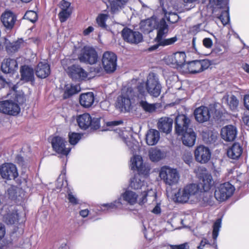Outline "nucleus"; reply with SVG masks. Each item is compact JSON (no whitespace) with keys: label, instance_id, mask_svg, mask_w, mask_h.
<instances>
[{"label":"nucleus","instance_id":"57","mask_svg":"<svg viewBox=\"0 0 249 249\" xmlns=\"http://www.w3.org/2000/svg\"><path fill=\"white\" fill-rule=\"evenodd\" d=\"M5 234V229L4 226L0 223V240L1 239Z\"/></svg>","mask_w":249,"mask_h":249},{"label":"nucleus","instance_id":"38","mask_svg":"<svg viewBox=\"0 0 249 249\" xmlns=\"http://www.w3.org/2000/svg\"><path fill=\"white\" fill-rule=\"evenodd\" d=\"M25 43L22 38L18 39L16 41L10 43L7 45L6 49L8 52L15 53L19 49L24 46Z\"/></svg>","mask_w":249,"mask_h":249},{"label":"nucleus","instance_id":"14","mask_svg":"<svg viewBox=\"0 0 249 249\" xmlns=\"http://www.w3.org/2000/svg\"><path fill=\"white\" fill-rule=\"evenodd\" d=\"M198 178L199 184L198 185L201 191L203 190L204 192L209 191L214 184L211 174L204 170L200 174Z\"/></svg>","mask_w":249,"mask_h":249},{"label":"nucleus","instance_id":"13","mask_svg":"<svg viewBox=\"0 0 249 249\" xmlns=\"http://www.w3.org/2000/svg\"><path fill=\"white\" fill-rule=\"evenodd\" d=\"M124 40L130 44H137L143 40L142 34L138 31L125 28L122 31Z\"/></svg>","mask_w":249,"mask_h":249},{"label":"nucleus","instance_id":"49","mask_svg":"<svg viewBox=\"0 0 249 249\" xmlns=\"http://www.w3.org/2000/svg\"><path fill=\"white\" fill-rule=\"evenodd\" d=\"M72 12L69 11H60L58 14L59 20L61 22H65L70 17Z\"/></svg>","mask_w":249,"mask_h":249},{"label":"nucleus","instance_id":"21","mask_svg":"<svg viewBox=\"0 0 249 249\" xmlns=\"http://www.w3.org/2000/svg\"><path fill=\"white\" fill-rule=\"evenodd\" d=\"M121 138L133 154H136L139 151L140 146L139 143L133 138L130 134L126 132L123 133Z\"/></svg>","mask_w":249,"mask_h":249},{"label":"nucleus","instance_id":"11","mask_svg":"<svg viewBox=\"0 0 249 249\" xmlns=\"http://www.w3.org/2000/svg\"><path fill=\"white\" fill-rule=\"evenodd\" d=\"M78 59L81 62L92 65L97 61L98 54L94 48L85 46L79 54Z\"/></svg>","mask_w":249,"mask_h":249},{"label":"nucleus","instance_id":"34","mask_svg":"<svg viewBox=\"0 0 249 249\" xmlns=\"http://www.w3.org/2000/svg\"><path fill=\"white\" fill-rule=\"evenodd\" d=\"M141 174L135 175L131 179L130 186L131 188L134 190L141 189L145 187V183L143 178L142 177Z\"/></svg>","mask_w":249,"mask_h":249},{"label":"nucleus","instance_id":"28","mask_svg":"<svg viewBox=\"0 0 249 249\" xmlns=\"http://www.w3.org/2000/svg\"><path fill=\"white\" fill-rule=\"evenodd\" d=\"M35 71L38 77L45 78L50 73V65L46 62H40L35 69Z\"/></svg>","mask_w":249,"mask_h":249},{"label":"nucleus","instance_id":"63","mask_svg":"<svg viewBox=\"0 0 249 249\" xmlns=\"http://www.w3.org/2000/svg\"><path fill=\"white\" fill-rule=\"evenodd\" d=\"M244 123L249 126V116H245L243 118Z\"/></svg>","mask_w":249,"mask_h":249},{"label":"nucleus","instance_id":"2","mask_svg":"<svg viewBox=\"0 0 249 249\" xmlns=\"http://www.w3.org/2000/svg\"><path fill=\"white\" fill-rule=\"evenodd\" d=\"M208 194L201 191L198 185L196 184H191L186 186L183 189H180L176 194V197L178 202L186 203H196L202 199L204 202H209Z\"/></svg>","mask_w":249,"mask_h":249},{"label":"nucleus","instance_id":"58","mask_svg":"<svg viewBox=\"0 0 249 249\" xmlns=\"http://www.w3.org/2000/svg\"><path fill=\"white\" fill-rule=\"evenodd\" d=\"M94 30V28L92 26H89L88 28L86 29L83 31V34L85 36L89 35L90 33L93 32Z\"/></svg>","mask_w":249,"mask_h":249},{"label":"nucleus","instance_id":"46","mask_svg":"<svg viewBox=\"0 0 249 249\" xmlns=\"http://www.w3.org/2000/svg\"><path fill=\"white\" fill-rule=\"evenodd\" d=\"M137 90L139 94L137 95H136V99H137L138 101H140L142 99L145 98V91L143 84L141 83L138 86Z\"/></svg>","mask_w":249,"mask_h":249},{"label":"nucleus","instance_id":"6","mask_svg":"<svg viewBox=\"0 0 249 249\" xmlns=\"http://www.w3.org/2000/svg\"><path fill=\"white\" fill-rule=\"evenodd\" d=\"M221 226V219L216 220L213 225V242L211 244L207 239L203 238L199 245L197 247V249H218L216 239Z\"/></svg>","mask_w":249,"mask_h":249},{"label":"nucleus","instance_id":"8","mask_svg":"<svg viewBox=\"0 0 249 249\" xmlns=\"http://www.w3.org/2000/svg\"><path fill=\"white\" fill-rule=\"evenodd\" d=\"M117 55L113 52L107 51L103 55L102 62L105 71L108 73L113 72L117 68Z\"/></svg>","mask_w":249,"mask_h":249},{"label":"nucleus","instance_id":"9","mask_svg":"<svg viewBox=\"0 0 249 249\" xmlns=\"http://www.w3.org/2000/svg\"><path fill=\"white\" fill-rule=\"evenodd\" d=\"M145 85L147 91L150 95L157 97L160 94L161 86L154 73L148 75Z\"/></svg>","mask_w":249,"mask_h":249},{"label":"nucleus","instance_id":"23","mask_svg":"<svg viewBox=\"0 0 249 249\" xmlns=\"http://www.w3.org/2000/svg\"><path fill=\"white\" fill-rule=\"evenodd\" d=\"M131 169L137 170L139 174H143L147 172L146 167L143 164L142 157L139 155H134L131 159Z\"/></svg>","mask_w":249,"mask_h":249},{"label":"nucleus","instance_id":"12","mask_svg":"<svg viewBox=\"0 0 249 249\" xmlns=\"http://www.w3.org/2000/svg\"><path fill=\"white\" fill-rule=\"evenodd\" d=\"M20 111L18 105L11 100L0 101V112L9 115L15 116Z\"/></svg>","mask_w":249,"mask_h":249},{"label":"nucleus","instance_id":"35","mask_svg":"<svg viewBox=\"0 0 249 249\" xmlns=\"http://www.w3.org/2000/svg\"><path fill=\"white\" fill-rule=\"evenodd\" d=\"M20 72L21 79L25 81H32L34 79V70L27 66H23L20 68Z\"/></svg>","mask_w":249,"mask_h":249},{"label":"nucleus","instance_id":"27","mask_svg":"<svg viewBox=\"0 0 249 249\" xmlns=\"http://www.w3.org/2000/svg\"><path fill=\"white\" fill-rule=\"evenodd\" d=\"M178 135L182 136V141L185 145L191 147L194 145L196 140V135L192 128L187 129V131Z\"/></svg>","mask_w":249,"mask_h":249},{"label":"nucleus","instance_id":"50","mask_svg":"<svg viewBox=\"0 0 249 249\" xmlns=\"http://www.w3.org/2000/svg\"><path fill=\"white\" fill-rule=\"evenodd\" d=\"M17 187L15 186H11L7 189V194L9 197L12 199H15L17 196Z\"/></svg>","mask_w":249,"mask_h":249},{"label":"nucleus","instance_id":"53","mask_svg":"<svg viewBox=\"0 0 249 249\" xmlns=\"http://www.w3.org/2000/svg\"><path fill=\"white\" fill-rule=\"evenodd\" d=\"M100 119L99 118H91V124L90 126L93 129H97L99 128Z\"/></svg>","mask_w":249,"mask_h":249},{"label":"nucleus","instance_id":"64","mask_svg":"<svg viewBox=\"0 0 249 249\" xmlns=\"http://www.w3.org/2000/svg\"><path fill=\"white\" fill-rule=\"evenodd\" d=\"M243 69L245 71L249 73V65L247 64H245L243 66Z\"/></svg>","mask_w":249,"mask_h":249},{"label":"nucleus","instance_id":"16","mask_svg":"<svg viewBox=\"0 0 249 249\" xmlns=\"http://www.w3.org/2000/svg\"><path fill=\"white\" fill-rule=\"evenodd\" d=\"M66 141L62 137L55 136L52 140V145L53 150L58 154L67 155L70 152L71 149L66 148Z\"/></svg>","mask_w":249,"mask_h":249},{"label":"nucleus","instance_id":"41","mask_svg":"<svg viewBox=\"0 0 249 249\" xmlns=\"http://www.w3.org/2000/svg\"><path fill=\"white\" fill-rule=\"evenodd\" d=\"M18 214L16 212L7 213L4 216L5 222L7 224H13L18 220Z\"/></svg>","mask_w":249,"mask_h":249},{"label":"nucleus","instance_id":"45","mask_svg":"<svg viewBox=\"0 0 249 249\" xmlns=\"http://www.w3.org/2000/svg\"><path fill=\"white\" fill-rule=\"evenodd\" d=\"M24 18L34 23L36 21L37 19V14L33 11H28L26 12L24 15Z\"/></svg>","mask_w":249,"mask_h":249},{"label":"nucleus","instance_id":"47","mask_svg":"<svg viewBox=\"0 0 249 249\" xmlns=\"http://www.w3.org/2000/svg\"><path fill=\"white\" fill-rule=\"evenodd\" d=\"M71 3L65 0H62L60 3V8L61 11H69L72 12V8L71 6Z\"/></svg>","mask_w":249,"mask_h":249},{"label":"nucleus","instance_id":"37","mask_svg":"<svg viewBox=\"0 0 249 249\" xmlns=\"http://www.w3.org/2000/svg\"><path fill=\"white\" fill-rule=\"evenodd\" d=\"M148 153L150 160L153 162L158 161L163 159L165 156L163 152L156 148H151Z\"/></svg>","mask_w":249,"mask_h":249},{"label":"nucleus","instance_id":"43","mask_svg":"<svg viewBox=\"0 0 249 249\" xmlns=\"http://www.w3.org/2000/svg\"><path fill=\"white\" fill-rule=\"evenodd\" d=\"M108 15L107 14H102L99 15L96 18V21L98 25L103 28H106V21Z\"/></svg>","mask_w":249,"mask_h":249},{"label":"nucleus","instance_id":"32","mask_svg":"<svg viewBox=\"0 0 249 249\" xmlns=\"http://www.w3.org/2000/svg\"><path fill=\"white\" fill-rule=\"evenodd\" d=\"M77 122L81 129H86L91 125V117L89 113H84L78 116Z\"/></svg>","mask_w":249,"mask_h":249},{"label":"nucleus","instance_id":"20","mask_svg":"<svg viewBox=\"0 0 249 249\" xmlns=\"http://www.w3.org/2000/svg\"><path fill=\"white\" fill-rule=\"evenodd\" d=\"M0 20L3 26L9 30L12 29L17 20V17L12 12L5 11L0 16Z\"/></svg>","mask_w":249,"mask_h":249},{"label":"nucleus","instance_id":"40","mask_svg":"<svg viewBox=\"0 0 249 249\" xmlns=\"http://www.w3.org/2000/svg\"><path fill=\"white\" fill-rule=\"evenodd\" d=\"M80 91V87L79 85H67L66 86V89L64 92V97L65 98L70 97L74 94H76Z\"/></svg>","mask_w":249,"mask_h":249},{"label":"nucleus","instance_id":"22","mask_svg":"<svg viewBox=\"0 0 249 249\" xmlns=\"http://www.w3.org/2000/svg\"><path fill=\"white\" fill-rule=\"evenodd\" d=\"M186 54L184 52H177L166 58L168 64L180 66L183 68V65H185Z\"/></svg>","mask_w":249,"mask_h":249},{"label":"nucleus","instance_id":"54","mask_svg":"<svg viewBox=\"0 0 249 249\" xmlns=\"http://www.w3.org/2000/svg\"><path fill=\"white\" fill-rule=\"evenodd\" d=\"M203 44L207 48H210L213 45V41L210 38H205L203 40Z\"/></svg>","mask_w":249,"mask_h":249},{"label":"nucleus","instance_id":"44","mask_svg":"<svg viewBox=\"0 0 249 249\" xmlns=\"http://www.w3.org/2000/svg\"><path fill=\"white\" fill-rule=\"evenodd\" d=\"M69 142L72 145L76 144L81 139V135L77 133H71L69 134Z\"/></svg>","mask_w":249,"mask_h":249},{"label":"nucleus","instance_id":"60","mask_svg":"<svg viewBox=\"0 0 249 249\" xmlns=\"http://www.w3.org/2000/svg\"><path fill=\"white\" fill-rule=\"evenodd\" d=\"M175 247L177 248V249H188L189 246L187 243H184L178 246H175Z\"/></svg>","mask_w":249,"mask_h":249},{"label":"nucleus","instance_id":"24","mask_svg":"<svg viewBox=\"0 0 249 249\" xmlns=\"http://www.w3.org/2000/svg\"><path fill=\"white\" fill-rule=\"evenodd\" d=\"M236 135V128L233 125H227L221 129V137L226 141H233L235 139Z\"/></svg>","mask_w":249,"mask_h":249},{"label":"nucleus","instance_id":"7","mask_svg":"<svg viewBox=\"0 0 249 249\" xmlns=\"http://www.w3.org/2000/svg\"><path fill=\"white\" fill-rule=\"evenodd\" d=\"M234 191V187L229 182L222 183L216 188L214 197L218 201L222 202L229 198Z\"/></svg>","mask_w":249,"mask_h":249},{"label":"nucleus","instance_id":"33","mask_svg":"<svg viewBox=\"0 0 249 249\" xmlns=\"http://www.w3.org/2000/svg\"><path fill=\"white\" fill-rule=\"evenodd\" d=\"M160 137V133L158 130L151 129L148 130L146 135V143L149 145H154L158 142Z\"/></svg>","mask_w":249,"mask_h":249},{"label":"nucleus","instance_id":"61","mask_svg":"<svg viewBox=\"0 0 249 249\" xmlns=\"http://www.w3.org/2000/svg\"><path fill=\"white\" fill-rule=\"evenodd\" d=\"M80 214L83 217H87L89 214V211L87 209L81 210L80 212Z\"/></svg>","mask_w":249,"mask_h":249},{"label":"nucleus","instance_id":"31","mask_svg":"<svg viewBox=\"0 0 249 249\" xmlns=\"http://www.w3.org/2000/svg\"><path fill=\"white\" fill-rule=\"evenodd\" d=\"M128 0H108L111 12L116 13L124 8Z\"/></svg>","mask_w":249,"mask_h":249},{"label":"nucleus","instance_id":"18","mask_svg":"<svg viewBox=\"0 0 249 249\" xmlns=\"http://www.w3.org/2000/svg\"><path fill=\"white\" fill-rule=\"evenodd\" d=\"M70 76L75 81L85 80L88 76L87 72L80 66L73 65L68 69Z\"/></svg>","mask_w":249,"mask_h":249},{"label":"nucleus","instance_id":"59","mask_svg":"<svg viewBox=\"0 0 249 249\" xmlns=\"http://www.w3.org/2000/svg\"><path fill=\"white\" fill-rule=\"evenodd\" d=\"M152 212L155 214H159L161 212L160 204H157L154 208L152 210Z\"/></svg>","mask_w":249,"mask_h":249},{"label":"nucleus","instance_id":"26","mask_svg":"<svg viewBox=\"0 0 249 249\" xmlns=\"http://www.w3.org/2000/svg\"><path fill=\"white\" fill-rule=\"evenodd\" d=\"M194 115L197 122L203 123L209 120L210 118V111L208 107L201 106L195 109Z\"/></svg>","mask_w":249,"mask_h":249},{"label":"nucleus","instance_id":"25","mask_svg":"<svg viewBox=\"0 0 249 249\" xmlns=\"http://www.w3.org/2000/svg\"><path fill=\"white\" fill-rule=\"evenodd\" d=\"M18 68V64L16 60L7 58L1 63V71L5 73H12L16 72Z\"/></svg>","mask_w":249,"mask_h":249},{"label":"nucleus","instance_id":"17","mask_svg":"<svg viewBox=\"0 0 249 249\" xmlns=\"http://www.w3.org/2000/svg\"><path fill=\"white\" fill-rule=\"evenodd\" d=\"M196 160L201 163L207 162L211 157V153L209 148L204 145H199L195 151Z\"/></svg>","mask_w":249,"mask_h":249},{"label":"nucleus","instance_id":"56","mask_svg":"<svg viewBox=\"0 0 249 249\" xmlns=\"http://www.w3.org/2000/svg\"><path fill=\"white\" fill-rule=\"evenodd\" d=\"M244 102L245 107L249 111V94L244 96Z\"/></svg>","mask_w":249,"mask_h":249},{"label":"nucleus","instance_id":"5","mask_svg":"<svg viewBox=\"0 0 249 249\" xmlns=\"http://www.w3.org/2000/svg\"><path fill=\"white\" fill-rule=\"evenodd\" d=\"M159 174L161 179L164 183L169 186L176 184L179 178V175L178 170L167 166L162 167Z\"/></svg>","mask_w":249,"mask_h":249},{"label":"nucleus","instance_id":"15","mask_svg":"<svg viewBox=\"0 0 249 249\" xmlns=\"http://www.w3.org/2000/svg\"><path fill=\"white\" fill-rule=\"evenodd\" d=\"M0 174L3 178L14 179L18 176L16 166L12 163H4L0 167Z\"/></svg>","mask_w":249,"mask_h":249},{"label":"nucleus","instance_id":"1","mask_svg":"<svg viewBox=\"0 0 249 249\" xmlns=\"http://www.w3.org/2000/svg\"><path fill=\"white\" fill-rule=\"evenodd\" d=\"M140 29L144 34H148L154 29H157V35L154 40L156 44L149 48V51H153L159 47H165L173 44L178 38L174 36L170 38H165L168 32V26L164 19L162 18L158 23L154 18H148L142 20L140 23Z\"/></svg>","mask_w":249,"mask_h":249},{"label":"nucleus","instance_id":"4","mask_svg":"<svg viewBox=\"0 0 249 249\" xmlns=\"http://www.w3.org/2000/svg\"><path fill=\"white\" fill-rule=\"evenodd\" d=\"M135 100L136 94L134 89L132 88H124L121 95L117 98L116 107L122 112H128Z\"/></svg>","mask_w":249,"mask_h":249},{"label":"nucleus","instance_id":"3","mask_svg":"<svg viewBox=\"0 0 249 249\" xmlns=\"http://www.w3.org/2000/svg\"><path fill=\"white\" fill-rule=\"evenodd\" d=\"M148 194H149V191L146 193L145 191H144V194L143 195V196L138 201V194L132 191L127 190L122 194L120 198L114 201L113 203L104 204L102 206L103 207H107V210L110 209H122L123 208L124 205V204L123 203V201L130 205H134L137 202H138L140 205H142L147 202V197H148V199H149V196Z\"/></svg>","mask_w":249,"mask_h":249},{"label":"nucleus","instance_id":"48","mask_svg":"<svg viewBox=\"0 0 249 249\" xmlns=\"http://www.w3.org/2000/svg\"><path fill=\"white\" fill-rule=\"evenodd\" d=\"M219 18L224 25L228 24L230 20V16L228 11H223L219 17Z\"/></svg>","mask_w":249,"mask_h":249},{"label":"nucleus","instance_id":"19","mask_svg":"<svg viewBox=\"0 0 249 249\" xmlns=\"http://www.w3.org/2000/svg\"><path fill=\"white\" fill-rule=\"evenodd\" d=\"M190 123V119L185 115H178L175 120V130L178 134L182 133L187 129H192L189 127Z\"/></svg>","mask_w":249,"mask_h":249},{"label":"nucleus","instance_id":"55","mask_svg":"<svg viewBox=\"0 0 249 249\" xmlns=\"http://www.w3.org/2000/svg\"><path fill=\"white\" fill-rule=\"evenodd\" d=\"M68 198L70 202L73 204H77L78 203V199L71 193L68 194Z\"/></svg>","mask_w":249,"mask_h":249},{"label":"nucleus","instance_id":"42","mask_svg":"<svg viewBox=\"0 0 249 249\" xmlns=\"http://www.w3.org/2000/svg\"><path fill=\"white\" fill-rule=\"evenodd\" d=\"M227 103L231 110L235 109L238 105V100L236 97L232 95L227 98Z\"/></svg>","mask_w":249,"mask_h":249},{"label":"nucleus","instance_id":"36","mask_svg":"<svg viewBox=\"0 0 249 249\" xmlns=\"http://www.w3.org/2000/svg\"><path fill=\"white\" fill-rule=\"evenodd\" d=\"M242 153V147L239 143H234L227 151L228 156L232 159H238Z\"/></svg>","mask_w":249,"mask_h":249},{"label":"nucleus","instance_id":"29","mask_svg":"<svg viewBox=\"0 0 249 249\" xmlns=\"http://www.w3.org/2000/svg\"><path fill=\"white\" fill-rule=\"evenodd\" d=\"M173 120L168 117H162L159 120L158 123V128L166 133H170L172 128Z\"/></svg>","mask_w":249,"mask_h":249},{"label":"nucleus","instance_id":"62","mask_svg":"<svg viewBox=\"0 0 249 249\" xmlns=\"http://www.w3.org/2000/svg\"><path fill=\"white\" fill-rule=\"evenodd\" d=\"M122 123V121H112L108 122L107 124L108 125H118Z\"/></svg>","mask_w":249,"mask_h":249},{"label":"nucleus","instance_id":"10","mask_svg":"<svg viewBox=\"0 0 249 249\" xmlns=\"http://www.w3.org/2000/svg\"><path fill=\"white\" fill-rule=\"evenodd\" d=\"M210 65L208 60H195L183 65V69L186 72L196 73L207 69Z\"/></svg>","mask_w":249,"mask_h":249},{"label":"nucleus","instance_id":"52","mask_svg":"<svg viewBox=\"0 0 249 249\" xmlns=\"http://www.w3.org/2000/svg\"><path fill=\"white\" fill-rule=\"evenodd\" d=\"M167 20L171 23H175L177 22L179 19V17L177 14L170 13L168 14V16L166 14Z\"/></svg>","mask_w":249,"mask_h":249},{"label":"nucleus","instance_id":"30","mask_svg":"<svg viewBox=\"0 0 249 249\" xmlns=\"http://www.w3.org/2000/svg\"><path fill=\"white\" fill-rule=\"evenodd\" d=\"M94 99V94L92 92L82 93L79 97L80 104L83 107L88 108L93 105Z\"/></svg>","mask_w":249,"mask_h":249},{"label":"nucleus","instance_id":"39","mask_svg":"<svg viewBox=\"0 0 249 249\" xmlns=\"http://www.w3.org/2000/svg\"><path fill=\"white\" fill-rule=\"evenodd\" d=\"M139 102L140 106L146 112L152 113L154 112L157 108L158 104H149L146 101L145 98L142 99Z\"/></svg>","mask_w":249,"mask_h":249},{"label":"nucleus","instance_id":"51","mask_svg":"<svg viewBox=\"0 0 249 249\" xmlns=\"http://www.w3.org/2000/svg\"><path fill=\"white\" fill-rule=\"evenodd\" d=\"M182 159L186 163L190 166V164L193 161V157L191 152H185L182 156Z\"/></svg>","mask_w":249,"mask_h":249}]
</instances>
